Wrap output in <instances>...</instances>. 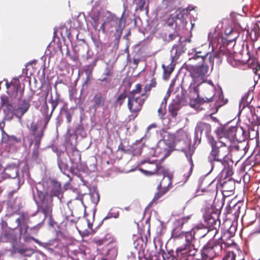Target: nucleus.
I'll return each mask as SVG.
<instances>
[{
	"instance_id": "nucleus-1",
	"label": "nucleus",
	"mask_w": 260,
	"mask_h": 260,
	"mask_svg": "<svg viewBox=\"0 0 260 260\" xmlns=\"http://www.w3.org/2000/svg\"><path fill=\"white\" fill-rule=\"evenodd\" d=\"M83 186L88 189V192L82 193V205L84 206L83 219L88 229H85L82 232V237L87 236L93 234L95 231L92 229V224L94 221L95 206L100 200V196L97 189L91 184L83 181Z\"/></svg>"
},
{
	"instance_id": "nucleus-2",
	"label": "nucleus",
	"mask_w": 260,
	"mask_h": 260,
	"mask_svg": "<svg viewBox=\"0 0 260 260\" xmlns=\"http://www.w3.org/2000/svg\"><path fill=\"white\" fill-rule=\"evenodd\" d=\"M184 68L190 73V76L193 79V83H191V85H194L193 90L197 94L196 102L202 104L204 103L212 102L214 95L209 98L205 97L204 98L200 97L199 94V86L205 82L206 77L208 75L209 66L203 62L201 65L192 66L185 64Z\"/></svg>"
},
{
	"instance_id": "nucleus-3",
	"label": "nucleus",
	"mask_w": 260,
	"mask_h": 260,
	"mask_svg": "<svg viewBox=\"0 0 260 260\" xmlns=\"http://www.w3.org/2000/svg\"><path fill=\"white\" fill-rule=\"evenodd\" d=\"M226 139L222 137H219L217 140L214 137L209 138V142L207 143L211 147V150L207 159L212 169L213 168L215 162L223 164L225 158L229 154L231 145L228 144Z\"/></svg>"
},
{
	"instance_id": "nucleus-4",
	"label": "nucleus",
	"mask_w": 260,
	"mask_h": 260,
	"mask_svg": "<svg viewBox=\"0 0 260 260\" xmlns=\"http://www.w3.org/2000/svg\"><path fill=\"white\" fill-rule=\"evenodd\" d=\"M34 94L28 96L27 99H24L20 101L17 106L14 105L11 94L10 97L2 95L1 97V104L4 108V111L7 116L11 115V118L14 116L21 120L23 115L28 111L30 102L33 99Z\"/></svg>"
},
{
	"instance_id": "nucleus-5",
	"label": "nucleus",
	"mask_w": 260,
	"mask_h": 260,
	"mask_svg": "<svg viewBox=\"0 0 260 260\" xmlns=\"http://www.w3.org/2000/svg\"><path fill=\"white\" fill-rule=\"evenodd\" d=\"M220 212L213 206L207 207L203 214L204 221L208 226V229L204 228L205 232L203 233L201 237H204L207 234L212 231H215L214 235L216 234L220 226V221L219 219Z\"/></svg>"
},
{
	"instance_id": "nucleus-6",
	"label": "nucleus",
	"mask_w": 260,
	"mask_h": 260,
	"mask_svg": "<svg viewBox=\"0 0 260 260\" xmlns=\"http://www.w3.org/2000/svg\"><path fill=\"white\" fill-rule=\"evenodd\" d=\"M229 246V244L224 242L221 238L211 240L204 245L201 253L208 259L212 260L214 257L219 256L223 249Z\"/></svg>"
},
{
	"instance_id": "nucleus-7",
	"label": "nucleus",
	"mask_w": 260,
	"mask_h": 260,
	"mask_svg": "<svg viewBox=\"0 0 260 260\" xmlns=\"http://www.w3.org/2000/svg\"><path fill=\"white\" fill-rule=\"evenodd\" d=\"M180 136L183 137L182 138V141H177V142H174V143L169 142L168 145L171 149L184 153L190 163V171L191 172L194 166L192 159V155L193 154L194 151L191 149V139L189 136H186L185 135L182 134Z\"/></svg>"
},
{
	"instance_id": "nucleus-8",
	"label": "nucleus",
	"mask_w": 260,
	"mask_h": 260,
	"mask_svg": "<svg viewBox=\"0 0 260 260\" xmlns=\"http://www.w3.org/2000/svg\"><path fill=\"white\" fill-rule=\"evenodd\" d=\"M139 170L147 176L157 175L165 177L167 171L158 160L144 161L141 163Z\"/></svg>"
},
{
	"instance_id": "nucleus-9",
	"label": "nucleus",
	"mask_w": 260,
	"mask_h": 260,
	"mask_svg": "<svg viewBox=\"0 0 260 260\" xmlns=\"http://www.w3.org/2000/svg\"><path fill=\"white\" fill-rule=\"evenodd\" d=\"M159 134L161 140L164 141L166 145H168L169 142L174 143L177 141H182V137L180 136L182 134L185 135L186 136H189L188 133L182 128L178 129L175 134H170L162 128L160 130Z\"/></svg>"
},
{
	"instance_id": "nucleus-10",
	"label": "nucleus",
	"mask_w": 260,
	"mask_h": 260,
	"mask_svg": "<svg viewBox=\"0 0 260 260\" xmlns=\"http://www.w3.org/2000/svg\"><path fill=\"white\" fill-rule=\"evenodd\" d=\"M147 99L144 96H137V98L128 99L127 108L132 113L135 114L137 116L138 113L142 110L143 105Z\"/></svg>"
},
{
	"instance_id": "nucleus-11",
	"label": "nucleus",
	"mask_w": 260,
	"mask_h": 260,
	"mask_svg": "<svg viewBox=\"0 0 260 260\" xmlns=\"http://www.w3.org/2000/svg\"><path fill=\"white\" fill-rule=\"evenodd\" d=\"M171 179L169 177L165 179L164 177L162 180L157 186L158 191L154 194L151 203H156L159 199L169 191L170 186H171Z\"/></svg>"
},
{
	"instance_id": "nucleus-12",
	"label": "nucleus",
	"mask_w": 260,
	"mask_h": 260,
	"mask_svg": "<svg viewBox=\"0 0 260 260\" xmlns=\"http://www.w3.org/2000/svg\"><path fill=\"white\" fill-rule=\"evenodd\" d=\"M10 87H12L11 96L20 101L22 99L24 90V87H21L19 80L14 78L10 82Z\"/></svg>"
},
{
	"instance_id": "nucleus-13",
	"label": "nucleus",
	"mask_w": 260,
	"mask_h": 260,
	"mask_svg": "<svg viewBox=\"0 0 260 260\" xmlns=\"http://www.w3.org/2000/svg\"><path fill=\"white\" fill-rule=\"evenodd\" d=\"M211 126L209 123L204 121H199L196 126L195 134L197 136L200 134V136H201L204 133L207 138V142H208L209 138L214 137L211 135Z\"/></svg>"
},
{
	"instance_id": "nucleus-14",
	"label": "nucleus",
	"mask_w": 260,
	"mask_h": 260,
	"mask_svg": "<svg viewBox=\"0 0 260 260\" xmlns=\"http://www.w3.org/2000/svg\"><path fill=\"white\" fill-rule=\"evenodd\" d=\"M29 220V215L25 213H22L20 217L16 219V226L14 228L16 229L18 227L19 228V232L21 235L23 233L25 234L27 232L28 226L27 223Z\"/></svg>"
},
{
	"instance_id": "nucleus-15",
	"label": "nucleus",
	"mask_w": 260,
	"mask_h": 260,
	"mask_svg": "<svg viewBox=\"0 0 260 260\" xmlns=\"http://www.w3.org/2000/svg\"><path fill=\"white\" fill-rule=\"evenodd\" d=\"M38 123L32 121L30 124L29 130L32 133V135L34 137L35 144L39 145L40 143L41 140L44 135V129H41L38 131Z\"/></svg>"
},
{
	"instance_id": "nucleus-16",
	"label": "nucleus",
	"mask_w": 260,
	"mask_h": 260,
	"mask_svg": "<svg viewBox=\"0 0 260 260\" xmlns=\"http://www.w3.org/2000/svg\"><path fill=\"white\" fill-rule=\"evenodd\" d=\"M98 59H93L89 64L85 66L84 69V72L86 75V80L82 84V86H88L90 84L91 81L93 79L92 76V73L93 68L96 66Z\"/></svg>"
},
{
	"instance_id": "nucleus-17",
	"label": "nucleus",
	"mask_w": 260,
	"mask_h": 260,
	"mask_svg": "<svg viewBox=\"0 0 260 260\" xmlns=\"http://www.w3.org/2000/svg\"><path fill=\"white\" fill-rule=\"evenodd\" d=\"M191 217V215H187L176 219L173 221V226L182 230L184 226H187L190 224Z\"/></svg>"
},
{
	"instance_id": "nucleus-18",
	"label": "nucleus",
	"mask_w": 260,
	"mask_h": 260,
	"mask_svg": "<svg viewBox=\"0 0 260 260\" xmlns=\"http://www.w3.org/2000/svg\"><path fill=\"white\" fill-rule=\"evenodd\" d=\"M70 96L71 101L76 104V107L81 109V90L78 93L76 88H72L70 91Z\"/></svg>"
},
{
	"instance_id": "nucleus-19",
	"label": "nucleus",
	"mask_w": 260,
	"mask_h": 260,
	"mask_svg": "<svg viewBox=\"0 0 260 260\" xmlns=\"http://www.w3.org/2000/svg\"><path fill=\"white\" fill-rule=\"evenodd\" d=\"M13 192H11L9 193L10 199L7 202V206L9 208L12 209L17 210L20 209L21 206L20 199L18 197L13 198L11 197L12 196Z\"/></svg>"
},
{
	"instance_id": "nucleus-20",
	"label": "nucleus",
	"mask_w": 260,
	"mask_h": 260,
	"mask_svg": "<svg viewBox=\"0 0 260 260\" xmlns=\"http://www.w3.org/2000/svg\"><path fill=\"white\" fill-rule=\"evenodd\" d=\"M156 80L153 77L150 81V83L146 84L144 88V92L141 94L142 96H144L146 99L150 95V93L152 88H155L157 86Z\"/></svg>"
},
{
	"instance_id": "nucleus-21",
	"label": "nucleus",
	"mask_w": 260,
	"mask_h": 260,
	"mask_svg": "<svg viewBox=\"0 0 260 260\" xmlns=\"http://www.w3.org/2000/svg\"><path fill=\"white\" fill-rule=\"evenodd\" d=\"M181 108V105L178 102H174L169 104L168 106L169 114L172 118H176L178 112Z\"/></svg>"
},
{
	"instance_id": "nucleus-22",
	"label": "nucleus",
	"mask_w": 260,
	"mask_h": 260,
	"mask_svg": "<svg viewBox=\"0 0 260 260\" xmlns=\"http://www.w3.org/2000/svg\"><path fill=\"white\" fill-rule=\"evenodd\" d=\"M42 115L43 116V121H44V128L47 125L50 119L52 116L53 111L51 110V112L49 113V107L46 103L42 107Z\"/></svg>"
},
{
	"instance_id": "nucleus-23",
	"label": "nucleus",
	"mask_w": 260,
	"mask_h": 260,
	"mask_svg": "<svg viewBox=\"0 0 260 260\" xmlns=\"http://www.w3.org/2000/svg\"><path fill=\"white\" fill-rule=\"evenodd\" d=\"M175 64L174 63L173 60L168 66H166L164 64L162 66V68L164 70V77L165 79L167 80L169 78L171 73L175 69Z\"/></svg>"
},
{
	"instance_id": "nucleus-24",
	"label": "nucleus",
	"mask_w": 260,
	"mask_h": 260,
	"mask_svg": "<svg viewBox=\"0 0 260 260\" xmlns=\"http://www.w3.org/2000/svg\"><path fill=\"white\" fill-rule=\"evenodd\" d=\"M180 251H183V253L186 254L187 256L192 257L196 256L198 252V250L195 248L194 245L185 246L183 249H180Z\"/></svg>"
},
{
	"instance_id": "nucleus-25",
	"label": "nucleus",
	"mask_w": 260,
	"mask_h": 260,
	"mask_svg": "<svg viewBox=\"0 0 260 260\" xmlns=\"http://www.w3.org/2000/svg\"><path fill=\"white\" fill-rule=\"evenodd\" d=\"M93 101L94 103L93 107L97 108L104 106L105 104V98L102 96L101 93H98L94 95Z\"/></svg>"
},
{
	"instance_id": "nucleus-26",
	"label": "nucleus",
	"mask_w": 260,
	"mask_h": 260,
	"mask_svg": "<svg viewBox=\"0 0 260 260\" xmlns=\"http://www.w3.org/2000/svg\"><path fill=\"white\" fill-rule=\"evenodd\" d=\"M94 255L91 252V250L82 245V260H94Z\"/></svg>"
},
{
	"instance_id": "nucleus-27",
	"label": "nucleus",
	"mask_w": 260,
	"mask_h": 260,
	"mask_svg": "<svg viewBox=\"0 0 260 260\" xmlns=\"http://www.w3.org/2000/svg\"><path fill=\"white\" fill-rule=\"evenodd\" d=\"M58 31H59L62 38L69 37L70 35V30L65 26H61L58 29L54 28L53 35L54 37L56 36Z\"/></svg>"
},
{
	"instance_id": "nucleus-28",
	"label": "nucleus",
	"mask_w": 260,
	"mask_h": 260,
	"mask_svg": "<svg viewBox=\"0 0 260 260\" xmlns=\"http://www.w3.org/2000/svg\"><path fill=\"white\" fill-rule=\"evenodd\" d=\"M185 237V246H189L190 245H194V243L196 241V239L192 234V231L185 232L184 235Z\"/></svg>"
},
{
	"instance_id": "nucleus-29",
	"label": "nucleus",
	"mask_w": 260,
	"mask_h": 260,
	"mask_svg": "<svg viewBox=\"0 0 260 260\" xmlns=\"http://www.w3.org/2000/svg\"><path fill=\"white\" fill-rule=\"evenodd\" d=\"M169 32L168 41H171L175 40L178 36H179L178 27L177 24L175 25V27L173 29H167Z\"/></svg>"
},
{
	"instance_id": "nucleus-30",
	"label": "nucleus",
	"mask_w": 260,
	"mask_h": 260,
	"mask_svg": "<svg viewBox=\"0 0 260 260\" xmlns=\"http://www.w3.org/2000/svg\"><path fill=\"white\" fill-rule=\"evenodd\" d=\"M184 233L180 228H177L173 226L171 237L174 239H178L183 237Z\"/></svg>"
},
{
	"instance_id": "nucleus-31",
	"label": "nucleus",
	"mask_w": 260,
	"mask_h": 260,
	"mask_svg": "<svg viewBox=\"0 0 260 260\" xmlns=\"http://www.w3.org/2000/svg\"><path fill=\"white\" fill-rule=\"evenodd\" d=\"M60 101V95L59 94L56 92L55 96L53 97L52 95H51V98L49 101V103L51 105L52 110L54 111L57 105H58Z\"/></svg>"
},
{
	"instance_id": "nucleus-32",
	"label": "nucleus",
	"mask_w": 260,
	"mask_h": 260,
	"mask_svg": "<svg viewBox=\"0 0 260 260\" xmlns=\"http://www.w3.org/2000/svg\"><path fill=\"white\" fill-rule=\"evenodd\" d=\"M135 87V89L129 91L128 95V99L137 98L135 95L141 93L142 89V85L140 83H138L136 85Z\"/></svg>"
},
{
	"instance_id": "nucleus-33",
	"label": "nucleus",
	"mask_w": 260,
	"mask_h": 260,
	"mask_svg": "<svg viewBox=\"0 0 260 260\" xmlns=\"http://www.w3.org/2000/svg\"><path fill=\"white\" fill-rule=\"evenodd\" d=\"M223 53L220 51H217L215 52L210 54L209 60L212 66H213L214 59H216L217 61H219Z\"/></svg>"
},
{
	"instance_id": "nucleus-34",
	"label": "nucleus",
	"mask_w": 260,
	"mask_h": 260,
	"mask_svg": "<svg viewBox=\"0 0 260 260\" xmlns=\"http://www.w3.org/2000/svg\"><path fill=\"white\" fill-rule=\"evenodd\" d=\"M54 188L50 190L51 197H58L60 193V184L56 182H53Z\"/></svg>"
},
{
	"instance_id": "nucleus-35",
	"label": "nucleus",
	"mask_w": 260,
	"mask_h": 260,
	"mask_svg": "<svg viewBox=\"0 0 260 260\" xmlns=\"http://www.w3.org/2000/svg\"><path fill=\"white\" fill-rule=\"evenodd\" d=\"M222 188L226 191H232L234 188V183L230 179L228 181H224L222 184Z\"/></svg>"
},
{
	"instance_id": "nucleus-36",
	"label": "nucleus",
	"mask_w": 260,
	"mask_h": 260,
	"mask_svg": "<svg viewBox=\"0 0 260 260\" xmlns=\"http://www.w3.org/2000/svg\"><path fill=\"white\" fill-rule=\"evenodd\" d=\"M127 95L126 91L124 90L123 93L120 94L115 101L114 104L116 106H121L124 103L125 99L126 98Z\"/></svg>"
},
{
	"instance_id": "nucleus-37",
	"label": "nucleus",
	"mask_w": 260,
	"mask_h": 260,
	"mask_svg": "<svg viewBox=\"0 0 260 260\" xmlns=\"http://www.w3.org/2000/svg\"><path fill=\"white\" fill-rule=\"evenodd\" d=\"M18 253L23 254L24 256H29L31 255L34 251L33 249L31 248H18L17 249Z\"/></svg>"
},
{
	"instance_id": "nucleus-38",
	"label": "nucleus",
	"mask_w": 260,
	"mask_h": 260,
	"mask_svg": "<svg viewBox=\"0 0 260 260\" xmlns=\"http://www.w3.org/2000/svg\"><path fill=\"white\" fill-rule=\"evenodd\" d=\"M245 147L242 144L235 145L233 147V149L236 151H239L240 153L241 157L245 155L246 153Z\"/></svg>"
},
{
	"instance_id": "nucleus-39",
	"label": "nucleus",
	"mask_w": 260,
	"mask_h": 260,
	"mask_svg": "<svg viewBox=\"0 0 260 260\" xmlns=\"http://www.w3.org/2000/svg\"><path fill=\"white\" fill-rule=\"evenodd\" d=\"M183 48L181 45H176L173 47L172 51H175V55L176 57H178L184 52Z\"/></svg>"
},
{
	"instance_id": "nucleus-40",
	"label": "nucleus",
	"mask_w": 260,
	"mask_h": 260,
	"mask_svg": "<svg viewBox=\"0 0 260 260\" xmlns=\"http://www.w3.org/2000/svg\"><path fill=\"white\" fill-rule=\"evenodd\" d=\"M209 53L208 52H207L206 51H196L195 56H193L192 58L195 59L197 58L201 57L203 59V60L209 55Z\"/></svg>"
},
{
	"instance_id": "nucleus-41",
	"label": "nucleus",
	"mask_w": 260,
	"mask_h": 260,
	"mask_svg": "<svg viewBox=\"0 0 260 260\" xmlns=\"http://www.w3.org/2000/svg\"><path fill=\"white\" fill-rule=\"evenodd\" d=\"M175 21V18L172 17V15H171L168 18L166 23L168 27L167 29H173V27H175V25L176 24H174Z\"/></svg>"
},
{
	"instance_id": "nucleus-42",
	"label": "nucleus",
	"mask_w": 260,
	"mask_h": 260,
	"mask_svg": "<svg viewBox=\"0 0 260 260\" xmlns=\"http://www.w3.org/2000/svg\"><path fill=\"white\" fill-rule=\"evenodd\" d=\"M117 255V249L114 247L109 249L107 252L108 257L114 259L115 258Z\"/></svg>"
},
{
	"instance_id": "nucleus-43",
	"label": "nucleus",
	"mask_w": 260,
	"mask_h": 260,
	"mask_svg": "<svg viewBox=\"0 0 260 260\" xmlns=\"http://www.w3.org/2000/svg\"><path fill=\"white\" fill-rule=\"evenodd\" d=\"M57 162L58 167L59 168L61 171L62 172L63 171H66V170L68 169V165L66 162H63L61 159L58 158Z\"/></svg>"
},
{
	"instance_id": "nucleus-44",
	"label": "nucleus",
	"mask_w": 260,
	"mask_h": 260,
	"mask_svg": "<svg viewBox=\"0 0 260 260\" xmlns=\"http://www.w3.org/2000/svg\"><path fill=\"white\" fill-rule=\"evenodd\" d=\"M238 36V33L237 31H234V32L231 34L230 36L226 38V40L229 42H232L237 38Z\"/></svg>"
},
{
	"instance_id": "nucleus-45",
	"label": "nucleus",
	"mask_w": 260,
	"mask_h": 260,
	"mask_svg": "<svg viewBox=\"0 0 260 260\" xmlns=\"http://www.w3.org/2000/svg\"><path fill=\"white\" fill-rule=\"evenodd\" d=\"M208 189H207V191L209 192V196L210 197V200H212L214 197L215 189L212 188V186L211 183L208 186Z\"/></svg>"
},
{
	"instance_id": "nucleus-46",
	"label": "nucleus",
	"mask_w": 260,
	"mask_h": 260,
	"mask_svg": "<svg viewBox=\"0 0 260 260\" xmlns=\"http://www.w3.org/2000/svg\"><path fill=\"white\" fill-rule=\"evenodd\" d=\"M116 40L118 43L122 33V28L120 25L116 29Z\"/></svg>"
},
{
	"instance_id": "nucleus-47",
	"label": "nucleus",
	"mask_w": 260,
	"mask_h": 260,
	"mask_svg": "<svg viewBox=\"0 0 260 260\" xmlns=\"http://www.w3.org/2000/svg\"><path fill=\"white\" fill-rule=\"evenodd\" d=\"M2 239L5 242H8L12 239V235L10 233H5L2 237Z\"/></svg>"
},
{
	"instance_id": "nucleus-48",
	"label": "nucleus",
	"mask_w": 260,
	"mask_h": 260,
	"mask_svg": "<svg viewBox=\"0 0 260 260\" xmlns=\"http://www.w3.org/2000/svg\"><path fill=\"white\" fill-rule=\"evenodd\" d=\"M162 105L163 103H162L160 107L158 109L157 111L158 113V116H159L160 118L162 120L164 119V116L166 114L165 111L163 110L162 109Z\"/></svg>"
},
{
	"instance_id": "nucleus-49",
	"label": "nucleus",
	"mask_w": 260,
	"mask_h": 260,
	"mask_svg": "<svg viewBox=\"0 0 260 260\" xmlns=\"http://www.w3.org/2000/svg\"><path fill=\"white\" fill-rule=\"evenodd\" d=\"M235 31V30H234L231 26H229L224 29V34L226 36V37H228L231 34H232Z\"/></svg>"
},
{
	"instance_id": "nucleus-50",
	"label": "nucleus",
	"mask_w": 260,
	"mask_h": 260,
	"mask_svg": "<svg viewBox=\"0 0 260 260\" xmlns=\"http://www.w3.org/2000/svg\"><path fill=\"white\" fill-rule=\"evenodd\" d=\"M185 10L184 9L177 11L176 17L178 19H183Z\"/></svg>"
},
{
	"instance_id": "nucleus-51",
	"label": "nucleus",
	"mask_w": 260,
	"mask_h": 260,
	"mask_svg": "<svg viewBox=\"0 0 260 260\" xmlns=\"http://www.w3.org/2000/svg\"><path fill=\"white\" fill-rule=\"evenodd\" d=\"M145 3V0H138V5L139 6V8L141 11H143L144 10Z\"/></svg>"
},
{
	"instance_id": "nucleus-52",
	"label": "nucleus",
	"mask_w": 260,
	"mask_h": 260,
	"mask_svg": "<svg viewBox=\"0 0 260 260\" xmlns=\"http://www.w3.org/2000/svg\"><path fill=\"white\" fill-rule=\"evenodd\" d=\"M126 260H136L135 254L132 252H129L127 254Z\"/></svg>"
},
{
	"instance_id": "nucleus-53",
	"label": "nucleus",
	"mask_w": 260,
	"mask_h": 260,
	"mask_svg": "<svg viewBox=\"0 0 260 260\" xmlns=\"http://www.w3.org/2000/svg\"><path fill=\"white\" fill-rule=\"evenodd\" d=\"M8 139L10 141H15L17 143H19L21 142V139L19 138H17L15 136H10L9 137Z\"/></svg>"
},
{
	"instance_id": "nucleus-54",
	"label": "nucleus",
	"mask_w": 260,
	"mask_h": 260,
	"mask_svg": "<svg viewBox=\"0 0 260 260\" xmlns=\"http://www.w3.org/2000/svg\"><path fill=\"white\" fill-rule=\"evenodd\" d=\"M43 211L45 214H47L52 212V209L49 206H46L43 208Z\"/></svg>"
},
{
	"instance_id": "nucleus-55",
	"label": "nucleus",
	"mask_w": 260,
	"mask_h": 260,
	"mask_svg": "<svg viewBox=\"0 0 260 260\" xmlns=\"http://www.w3.org/2000/svg\"><path fill=\"white\" fill-rule=\"evenodd\" d=\"M66 118L68 122H70L72 120V114L69 112H66Z\"/></svg>"
},
{
	"instance_id": "nucleus-56",
	"label": "nucleus",
	"mask_w": 260,
	"mask_h": 260,
	"mask_svg": "<svg viewBox=\"0 0 260 260\" xmlns=\"http://www.w3.org/2000/svg\"><path fill=\"white\" fill-rule=\"evenodd\" d=\"M226 175L228 176H232L234 173L232 169L229 167L226 168Z\"/></svg>"
},
{
	"instance_id": "nucleus-57",
	"label": "nucleus",
	"mask_w": 260,
	"mask_h": 260,
	"mask_svg": "<svg viewBox=\"0 0 260 260\" xmlns=\"http://www.w3.org/2000/svg\"><path fill=\"white\" fill-rule=\"evenodd\" d=\"M24 241H25V242H27V241H28L29 240H33V241H34L35 242H36V243H38V240L37 239H35V238L34 237H28L25 236V237H24Z\"/></svg>"
},
{
	"instance_id": "nucleus-58",
	"label": "nucleus",
	"mask_w": 260,
	"mask_h": 260,
	"mask_svg": "<svg viewBox=\"0 0 260 260\" xmlns=\"http://www.w3.org/2000/svg\"><path fill=\"white\" fill-rule=\"evenodd\" d=\"M112 74L111 69L109 68H107L105 69L104 75L106 76H111Z\"/></svg>"
},
{
	"instance_id": "nucleus-59",
	"label": "nucleus",
	"mask_w": 260,
	"mask_h": 260,
	"mask_svg": "<svg viewBox=\"0 0 260 260\" xmlns=\"http://www.w3.org/2000/svg\"><path fill=\"white\" fill-rule=\"evenodd\" d=\"M253 118L254 120H256V124L260 125V117H258L256 114H254L253 116Z\"/></svg>"
},
{
	"instance_id": "nucleus-60",
	"label": "nucleus",
	"mask_w": 260,
	"mask_h": 260,
	"mask_svg": "<svg viewBox=\"0 0 260 260\" xmlns=\"http://www.w3.org/2000/svg\"><path fill=\"white\" fill-rule=\"evenodd\" d=\"M99 19L98 17H95L93 19V21H94L93 26L95 28H96V27H98V26L99 25Z\"/></svg>"
},
{
	"instance_id": "nucleus-61",
	"label": "nucleus",
	"mask_w": 260,
	"mask_h": 260,
	"mask_svg": "<svg viewBox=\"0 0 260 260\" xmlns=\"http://www.w3.org/2000/svg\"><path fill=\"white\" fill-rule=\"evenodd\" d=\"M195 260H209V259H208L206 257H205L204 256H203V255L202 253H201V255L199 257L196 258Z\"/></svg>"
},
{
	"instance_id": "nucleus-62",
	"label": "nucleus",
	"mask_w": 260,
	"mask_h": 260,
	"mask_svg": "<svg viewBox=\"0 0 260 260\" xmlns=\"http://www.w3.org/2000/svg\"><path fill=\"white\" fill-rule=\"evenodd\" d=\"M158 149H155H155H153V148L151 149V150H150V153H151V154H150V155H151L152 156H156V155H155V153H156V152L157 151H158Z\"/></svg>"
},
{
	"instance_id": "nucleus-63",
	"label": "nucleus",
	"mask_w": 260,
	"mask_h": 260,
	"mask_svg": "<svg viewBox=\"0 0 260 260\" xmlns=\"http://www.w3.org/2000/svg\"><path fill=\"white\" fill-rule=\"evenodd\" d=\"M105 242V240H104V239H101V240H97L96 241V243L97 245H102L104 242Z\"/></svg>"
},
{
	"instance_id": "nucleus-64",
	"label": "nucleus",
	"mask_w": 260,
	"mask_h": 260,
	"mask_svg": "<svg viewBox=\"0 0 260 260\" xmlns=\"http://www.w3.org/2000/svg\"><path fill=\"white\" fill-rule=\"evenodd\" d=\"M156 126H157L156 124H155V123H152V124H151L149 125L148 126V127H147V129H148V131H149V130H150V129L151 128H155V127H156Z\"/></svg>"
}]
</instances>
